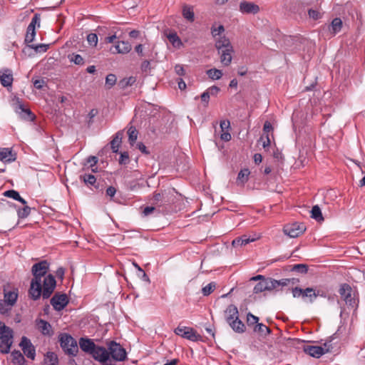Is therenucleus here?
Listing matches in <instances>:
<instances>
[{
  "label": "nucleus",
  "mask_w": 365,
  "mask_h": 365,
  "mask_svg": "<svg viewBox=\"0 0 365 365\" xmlns=\"http://www.w3.org/2000/svg\"><path fill=\"white\" fill-rule=\"evenodd\" d=\"M122 138H123L122 131H118L115 133L113 140L110 141V147H111L112 151L113 153H118V150H119L120 145L122 142Z\"/></svg>",
  "instance_id": "25"
},
{
  "label": "nucleus",
  "mask_w": 365,
  "mask_h": 365,
  "mask_svg": "<svg viewBox=\"0 0 365 365\" xmlns=\"http://www.w3.org/2000/svg\"><path fill=\"white\" fill-rule=\"evenodd\" d=\"M342 24V21L340 18H335L331 21L329 30L331 31L333 34H336L341 31Z\"/></svg>",
  "instance_id": "30"
},
{
  "label": "nucleus",
  "mask_w": 365,
  "mask_h": 365,
  "mask_svg": "<svg viewBox=\"0 0 365 365\" xmlns=\"http://www.w3.org/2000/svg\"><path fill=\"white\" fill-rule=\"evenodd\" d=\"M87 41L91 46H96L98 43V36L96 34L91 33L87 36Z\"/></svg>",
  "instance_id": "51"
},
{
  "label": "nucleus",
  "mask_w": 365,
  "mask_h": 365,
  "mask_svg": "<svg viewBox=\"0 0 365 365\" xmlns=\"http://www.w3.org/2000/svg\"><path fill=\"white\" fill-rule=\"evenodd\" d=\"M220 91V88L216 86H212L206 90L210 96H217Z\"/></svg>",
  "instance_id": "56"
},
{
  "label": "nucleus",
  "mask_w": 365,
  "mask_h": 365,
  "mask_svg": "<svg viewBox=\"0 0 365 365\" xmlns=\"http://www.w3.org/2000/svg\"><path fill=\"white\" fill-rule=\"evenodd\" d=\"M215 48L220 57V62L225 66H229L234 53L233 46L228 38L225 36H220L215 41Z\"/></svg>",
  "instance_id": "2"
},
{
  "label": "nucleus",
  "mask_w": 365,
  "mask_h": 365,
  "mask_svg": "<svg viewBox=\"0 0 365 365\" xmlns=\"http://www.w3.org/2000/svg\"><path fill=\"white\" fill-rule=\"evenodd\" d=\"M220 126L222 131L224 132L225 130H228L230 128V122L228 120H221Z\"/></svg>",
  "instance_id": "60"
},
{
  "label": "nucleus",
  "mask_w": 365,
  "mask_h": 365,
  "mask_svg": "<svg viewBox=\"0 0 365 365\" xmlns=\"http://www.w3.org/2000/svg\"><path fill=\"white\" fill-rule=\"evenodd\" d=\"M48 270L49 263L46 260L35 263L31 267L34 278L31 281L29 294L34 301L39 299L41 296L43 299H48L56 288L54 276L51 274L46 275Z\"/></svg>",
  "instance_id": "1"
},
{
  "label": "nucleus",
  "mask_w": 365,
  "mask_h": 365,
  "mask_svg": "<svg viewBox=\"0 0 365 365\" xmlns=\"http://www.w3.org/2000/svg\"><path fill=\"white\" fill-rule=\"evenodd\" d=\"M14 331L0 321V352L9 354L13 344Z\"/></svg>",
  "instance_id": "3"
},
{
  "label": "nucleus",
  "mask_w": 365,
  "mask_h": 365,
  "mask_svg": "<svg viewBox=\"0 0 365 365\" xmlns=\"http://www.w3.org/2000/svg\"><path fill=\"white\" fill-rule=\"evenodd\" d=\"M79 346L84 352L91 354L94 359L100 354L99 349L105 348L96 346L92 339L83 337L79 339Z\"/></svg>",
  "instance_id": "6"
},
{
  "label": "nucleus",
  "mask_w": 365,
  "mask_h": 365,
  "mask_svg": "<svg viewBox=\"0 0 365 365\" xmlns=\"http://www.w3.org/2000/svg\"><path fill=\"white\" fill-rule=\"evenodd\" d=\"M106 192L107 196L113 197H114L115 194L116 193V189L113 186H109L106 189Z\"/></svg>",
  "instance_id": "63"
},
{
  "label": "nucleus",
  "mask_w": 365,
  "mask_h": 365,
  "mask_svg": "<svg viewBox=\"0 0 365 365\" xmlns=\"http://www.w3.org/2000/svg\"><path fill=\"white\" fill-rule=\"evenodd\" d=\"M58 341L63 351L70 356H76L78 352L76 340L69 334L61 333L58 336Z\"/></svg>",
  "instance_id": "4"
},
{
  "label": "nucleus",
  "mask_w": 365,
  "mask_h": 365,
  "mask_svg": "<svg viewBox=\"0 0 365 365\" xmlns=\"http://www.w3.org/2000/svg\"><path fill=\"white\" fill-rule=\"evenodd\" d=\"M125 185L127 189L130 191L135 190L141 187L140 185L135 180L126 181Z\"/></svg>",
  "instance_id": "50"
},
{
  "label": "nucleus",
  "mask_w": 365,
  "mask_h": 365,
  "mask_svg": "<svg viewBox=\"0 0 365 365\" xmlns=\"http://www.w3.org/2000/svg\"><path fill=\"white\" fill-rule=\"evenodd\" d=\"M265 290H273L272 278H267L266 279L259 281L254 287V293L258 294Z\"/></svg>",
  "instance_id": "17"
},
{
  "label": "nucleus",
  "mask_w": 365,
  "mask_h": 365,
  "mask_svg": "<svg viewBox=\"0 0 365 365\" xmlns=\"http://www.w3.org/2000/svg\"><path fill=\"white\" fill-rule=\"evenodd\" d=\"M167 37L174 47L179 48L182 46L180 38L175 32L170 33Z\"/></svg>",
  "instance_id": "32"
},
{
  "label": "nucleus",
  "mask_w": 365,
  "mask_h": 365,
  "mask_svg": "<svg viewBox=\"0 0 365 365\" xmlns=\"http://www.w3.org/2000/svg\"><path fill=\"white\" fill-rule=\"evenodd\" d=\"M290 271L300 274H307L308 272V266L306 264H294L291 267Z\"/></svg>",
  "instance_id": "39"
},
{
  "label": "nucleus",
  "mask_w": 365,
  "mask_h": 365,
  "mask_svg": "<svg viewBox=\"0 0 365 365\" xmlns=\"http://www.w3.org/2000/svg\"><path fill=\"white\" fill-rule=\"evenodd\" d=\"M19 346L21 348L24 354L29 359H31L32 360L35 359L36 349L29 339L24 336H22L21 342L19 344Z\"/></svg>",
  "instance_id": "11"
},
{
  "label": "nucleus",
  "mask_w": 365,
  "mask_h": 365,
  "mask_svg": "<svg viewBox=\"0 0 365 365\" xmlns=\"http://www.w3.org/2000/svg\"><path fill=\"white\" fill-rule=\"evenodd\" d=\"M303 351L304 353L317 359H319L324 354L329 352V348L325 349L322 346L313 345H304Z\"/></svg>",
  "instance_id": "12"
},
{
  "label": "nucleus",
  "mask_w": 365,
  "mask_h": 365,
  "mask_svg": "<svg viewBox=\"0 0 365 365\" xmlns=\"http://www.w3.org/2000/svg\"><path fill=\"white\" fill-rule=\"evenodd\" d=\"M250 174V172L249 169L245 168L240 171L237 175V180L242 182V184H245L249 180V175Z\"/></svg>",
  "instance_id": "38"
},
{
  "label": "nucleus",
  "mask_w": 365,
  "mask_h": 365,
  "mask_svg": "<svg viewBox=\"0 0 365 365\" xmlns=\"http://www.w3.org/2000/svg\"><path fill=\"white\" fill-rule=\"evenodd\" d=\"M132 49V46L128 41H118L117 44L110 48L112 53H128Z\"/></svg>",
  "instance_id": "15"
},
{
  "label": "nucleus",
  "mask_w": 365,
  "mask_h": 365,
  "mask_svg": "<svg viewBox=\"0 0 365 365\" xmlns=\"http://www.w3.org/2000/svg\"><path fill=\"white\" fill-rule=\"evenodd\" d=\"M225 31V28L222 25H220L217 28L212 27L211 34L213 37H216L217 36H220L222 33Z\"/></svg>",
  "instance_id": "53"
},
{
  "label": "nucleus",
  "mask_w": 365,
  "mask_h": 365,
  "mask_svg": "<svg viewBox=\"0 0 365 365\" xmlns=\"http://www.w3.org/2000/svg\"><path fill=\"white\" fill-rule=\"evenodd\" d=\"M24 207L21 208H19L17 210V215L19 218L24 219L27 217L31 212V207L28 205H24Z\"/></svg>",
  "instance_id": "44"
},
{
  "label": "nucleus",
  "mask_w": 365,
  "mask_h": 365,
  "mask_svg": "<svg viewBox=\"0 0 365 365\" xmlns=\"http://www.w3.org/2000/svg\"><path fill=\"white\" fill-rule=\"evenodd\" d=\"M3 195L5 197H10V198H12V199H14L15 200H17V201L20 202L23 205L27 204V202L24 198H22L20 196L19 192H17L16 190H9L5 191L3 193Z\"/></svg>",
  "instance_id": "29"
},
{
  "label": "nucleus",
  "mask_w": 365,
  "mask_h": 365,
  "mask_svg": "<svg viewBox=\"0 0 365 365\" xmlns=\"http://www.w3.org/2000/svg\"><path fill=\"white\" fill-rule=\"evenodd\" d=\"M40 20H41V16L39 14H35L33 16L31 21L29 24V26H33V28L35 29L36 25L37 24L38 26H40Z\"/></svg>",
  "instance_id": "54"
},
{
  "label": "nucleus",
  "mask_w": 365,
  "mask_h": 365,
  "mask_svg": "<svg viewBox=\"0 0 365 365\" xmlns=\"http://www.w3.org/2000/svg\"><path fill=\"white\" fill-rule=\"evenodd\" d=\"M119 163L120 165H127L129 163V155L128 152L120 153Z\"/></svg>",
  "instance_id": "52"
},
{
  "label": "nucleus",
  "mask_w": 365,
  "mask_h": 365,
  "mask_svg": "<svg viewBox=\"0 0 365 365\" xmlns=\"http://www.w3.org/2000/svg\"><path fill=\"white\" fill-rule=\"evenodd\" d=\"M174 332L175 334L192 341H197L201 339V336L197 334L191 327L178 326L175 329Z\"/></svg>",
  "instance_id": "7"
},
{
  "label": "nucleus",
  "mask_w": 365,
  "mask_h": 365,
  "mask_svg": "<svg viewBox=\"0 0 365 365\" xmlns=\"http://www.w3.org/2000/svg\"><path fill=\"white\" fill-rule=\"evenodd\" d=\"M13 73L11 70L5 68L0 71V83L4 87L11 86L13 83Z\"/></svg>",
  "instance_id": "18"
},
{
  "label": "nucleus",
  "mask_w": 365,
  "mask_h": 365,
  "mask_svg": "<svg viewBox=\"0 0 365 365\" xmlns=\"http://www.w3.org/2000/svg\"><path fill=\"white\" fill-rule=\"evenodd\" d=\"M50 303L55 310L61 311L68 304V298L66 294L56 292L51 299Z\"/></svg>",
  "instance_id": "10"
},
{
  "label": "nucleus",
  "mask_w": 365,
  "mask_h": 365,
  "mask_svg": "<svg viewBox=\"0 0 365 365\" xmlns=\"http://www.w3.org/2000/svg\"><path fill=\"white\" fill-rule=\"evenodd\" d=\"M226 313V322H230V321L239 318V312L237 307L234 304H230L225 310Z\"/></svg>",
  "instance_id": "24"
},
{
  "label": "nucleus",
  "mask_w": 365,
  "mask_h": 365,
  "mask_svg": "<svg viewBox=\"0 0 365 365\" xmlns=\"http://www.w3.org/2000/svg\"><path fill=\"white\" fill-rule=\"evenodd\" d=\"M227 323L229 324L232 329L236 333L242 334L245 331V325L239 318L232 319Z\"/></svg>",
  "instance_id": "22"
},
{
  "label": "nucleus",
  "mask_w": 365,
  "mask_h": 365,
  "mask_svg": "<svg viewBox=\"0 0 365 365\" xmlns=\"http://www.w3.org/2000/svg\"><path fill=\"white\" fill-rule=\"evenodd\" d=\"M216 288V283L214 282H212L202 287V293L204 296H208L210 295Z\"/></svg>",
  "instance_id": "46"
},
{
  "label": "nucleus",
  "mask_w": 365,
  "mask_h": 365,
  "mask_svg": "<svg viewBox=\"0 0 365 365\" xmlns=\"http://www.w3.org/2000/svg\"><path fill=\"white\" fill-rule=\"evenodd\" d=\"M240 11L243 14H255L259 11V7L253 2L243 1L240 4Z\"/></svg>",
  "instance_id": "16"
},
{
  "label": "nucleus",
  "mask_w": 365,
  "mask_h": 365,
  "mask_svg": "<svg viewBox=\"0 0 365 365\" xmlns=\"http://www.w3.org/2000/svg\"><path fill=\"white\" fill-rule=\"evenodd\" d=\"M210 97V96L206 91L201 94L200 98L202 102L205 103V107H207L208 106Z\"/></svg>",
  "instance_id": "58"
},
{
  "label": "nucleus",
  "mask_w": 365,
  "mask_h": 365,
  "mask_svg": "<svg viewBox=\"0 0 365 365\" xmlns=\"http://www.w3.org/2000/svg\"><path fill=\"white\" fill-rule=\"evenodd\" d=\"M140 68L143 72H148V71L150 70V62L148 60H145L142 62Z\"/></svg>",
  "instance_id": "61"
},
{
  "label": "nucleus",
  "mask_w": 365,
  "mask_h": 365,
  "mask_svg": "<svg viewBox=\"0 0 365 365\" xmlns=\"http://www.w3.org/2000/svg\"><path fill=\"white\" fill-rule=\"evenodd\" d=\"M46 86V82L43 79H37L34 81V86L36 89H42Z\"/></svg>",
  "instance_id": "57"
},
{
  "label": "nucleus",
  "mask_w": 365,
  "mask_h": 365,
  "mask_svg": "<svg viewBox=\"0 0 365 365\" xmlns=\"http://www.w3.org/2000/svg\"><path fill=\"white\" fill-rule=\"evenodd\" d=\"M37 324L43 335L51 336L53 334L52 327L48 322L40 319Z\"/></svg>",
  "instance_id": "23"
},
{
  "label": "nucleus",
  "mask_w": 365,
  "mask_h": 365,
  "mask_svg": "<svg viewBox=\"0 0 365 365\" xmlns=\"http://www.w3.org/2000/svg\"><path fill=\"white\" fill-rule=\"evenodd\" d=\"M182 16L187 21L192 22L195 19V14L191 6L185 5L182 8Z\"/></svg>",
  "instance_id": "31"
},
{
  "label": "nucleus",
  "mask_w": 365,
  "mask_h": 365,
  "mask_svg": "<svg viewBox=\"0 0 365 365\" xmlns=\"http://www.w3.org/2000/svg\"><path fill=\"white\" fill-rule=\"evenodd\" d=\"M314 292V288L307 287L306 289H302L299 287H292V292L293 297L299 298L302 297L303 299L309 298V302L312 303L314 302L313 295L312 294Z\"/></svg>",
  "instance_id": "13"
},
{
  "label": "nucleus",
  "mask_w": 365,
  "mask_h": 365,
  "mask_svg": "<svg viewBox=\"0 0 365 365\" xmlns=\"http://www.w3.org/2000/svg\"><path fill=\"white\" fill-rule=\"evenodd\" d=\"M71 62H73L76 65L81 66L85 63L83 58L79 54L73 53L68 56Z\"/></svg>",
  "instance_id": "45"
},
{
  "label": "nucleus",
  "mask_w": 365,
  "mask_h": 365,
  "mask_svg": "<svg viewBox=\"0 0 365 365\" xmlns=\"http://www.w3.org/2000/svg\"><path fill=\"white\" fill-rule=\"evenodd\" d=\"M206 73L212 80H219L222 76V71L217 68L209 69L206 71Z\"/></svg>",
  "instance_id": "35"
},
{
  "label": "nucleus",
  "mask_w": 365,
  "mask_h": 365,
  "mask_svg": "<svg viewBox=\"0 0 365 365\" xmlns=\"http://www.w3.org/2000/svg\"><path fill=\"white\" fill-rule=\"evenodd\" d=\"M306 230V226L304 223L294 222L287 225L283 228L285 235L290 237L295 238L303 234Z\"/></svg>",
  "instance_id": "8"
},
{
  "label": "nucleus",
  "mask_w": 365,
  "mask_h": 365,
  "mask_svg": "<svg viewBox=\"0 0 365 365\" xmlns=\"http://www.w3.org/2000/svg\"><path fill=\"white\" fill-rule=\"evenodd\" d=\"M15 110L22 119L26 120L33 121L36 118L35 115L31 112V110L29 108H26L19 101H18Z\"/></svg>",
  "instance_id": "14"
},
{
  "label": "nucleus",
  "mask_w": 365,
  "mask_h": 365,
  "mask_svg": "<svg viewBox=\"0 0 365 365\" xmlns=\"http://www.w3.org/2000/svg\"><path fill=\"white\" fill-rule=\"evenodd\" d=\"M351 292V286L346 283L342 284L339 289V293L345 303L354 307L356 305V301L354 297H352Z\"/></svg>",
  "instance_id": "9"
},
{
  "label": "nucleus",
  "mask_w": 365,
  "mask_h": 365,
  "mask_svg": "<svg viewBox=\"0 0 365 365\" xmlns=\"http://www.w3.org/2000/svg\"><path fill=\"white\" fill-rule=\"evenodd\" d=\"M98 351L100 354L98 355L95 360L101 362L102 365H115L114 363L115 361L109 356V353L106 348L99 349Z\"/></svg>",
  "instance_id": "19"
},
{
  "label": "nucleus",
  "mask_w": 365,
  "mask_h": 365,
  "mask_svg": "<svg viewBox=\"0 0 365 365\" xmlns=\"http://www.w3.org/2000/svg\"><path fill=\"white\" fill-rule=\"evenodd\" d=\"M175 71L178 76H184L185 75V69L181 65H176L175 66Z\"/></svg>",
  "instance_id": "64"
},
{
  "label": "nucleus",
  "mask_w": 365,
  "mask_h": 365,
  "mask_svg": "<svg viewBox=\"0 0 365 365\" xmlns=\"http://www.w3.org/2000/svg\"><path fill=\"white\" fill-rule=\"evenodd\" d=\"M165 191L161 192H158L156 191L154 192L153 197L151 199L152 205H154L155 207H162L166 202H168V201L165 200Z\"/></svg>",
  "instance_id": "21"
},
{
  "label": "nucleus",
  "mask_w": 365,
  "mask_h": 365,
  "mask_svg": "<svg viewBox=\"0 0 365 365\" xmlns=\"http://www.w3.org/2000/svg\"><path fill=\"white\" fill-rule=\"evenodd\" d=\"M155 210V207L153 206H147L145 207L143 210V215L144 216H148L150 215L152 212H153Z\"/></svg>",
  "instance_id": "62"
},
{
  "label": "nucleus",
  "mask_w": 365,
  "mask_h": 365,
  "mask_svg": "<svg viewBox=\"0 0 365 365\" xmlns=\"http://www.w3.org/2000/svg\"><path fill=\"white\" fill-rule=\"evenodd\" d=\"M107 346L109 356L115 361H124L126 359V351L119 343L110 341L107 343Z\"/></svg>",
  "instance_id": "5"
},
{
  "label": "nucleus",
  "mask_w": 365,
  "mask_h": 365,
  "mask_svg": "<svg viewBox=\"0 0 365 365\" xmlns=\"http://www.w3.org/2000/svg\"><path fill=\"white\" fill-rule=\"evenodd\" d=\"M273 289H277L279 287H287L290 285V281L288 278L276 280L272 279Z\"/></svg>",
  "instance_id": "40"
},
{
  "label": "nucleus",
  "mask_w": 365,
  "mask_h": 365,
  "mask_svg": "<svg viewBox=\"0 0 365 365\" xmlns=\"http://www.w3.org/2000/svg\"><path fill=\"white\" fill-rule=\"evenodd\" d=\"M311 212V217L314 219L317 222L324 221V217L322 214V211L319 205H314L312 207Z\"/></svg>",
  "instance_id": "33"
},
{
  "label": "nucleus",
  "mask_w": 365,
  "mask_h": 365,
  "mask_svg": "<svg viewBox=\"0 0 365 365\" xmlns=\"http://www.w3.org/2000/svg\"><path fill=\"white\" fill-rule=\"evenodd\" d=\"M80 178L85 182L87 185H93L96 182V178L93 175L91 174H85L83 175H81Z\"/></svg>",
  "instance_id": "43"
},
{
  "label": "nucleus",
  "mask_w": 365,
  "mask_h": 365,
  "mask_svg": "<svg viewBox=\"0 0 365 365\" xmlns=\"http://www.w3.org/2000/svg\"><path fill=\"white\" fill-rule=\"evenodd\" d=\"M240 238H241V244H242V245H246L249 244L250 242H254L255 240V238H251L250 237L245 235L241 236Z\"/></svg>",
  "instance_id": "59"
},
{
  "label": "nucleus",
  "mask_w": 365,
  "mask_h": 365,
  "mask_svg": "<svg viewBox=\"0 0 365 365\" xmlns=\"http://www.w3.org/2000/svg\"><path fill=\"white\" fill-rule=\"evenodd\" d=\"M259 317L255 316L252 313L249 312L247 314V324L248 326H252L256 325L257 324H259Z\"/></svg>",
  "instance_id": "49"
},
{
  "label": "nucleus",
  "mask_w": 365,
  "mask_h": 365,
  "mask_svg": "<svg viewBox=\"0 0 365 365\" xmlns=\"http://www.w3.org/2000/svg\"><path fill=\"white\" fill-rule=\"evenodd\" d=\"M138 131L134 127H130L128 130V140L131 145H133L138 138Z\"/></svg>",
  "instance_id": "41"
},
{
  "label": "nucleus",
  "mask_w": 365,
  "mask_h": 365,
  "mask_svg": "<svg viewBox=\"0 0 365 365\" xmlns=\"http://www.w3.org/2000/svg\"><path fill=\"white\" fill-rule=\"evenodd\" d=\"M48 44L40 43L36 45H29V47L34 49L36 53L46 52L48 48Z\"/></svg>",
  "instance_id": "47"
},
{
  "label": "nucleus",
  "mask_w": 365,
  "mask_h": 365,
  "mask_svg": "<svg viewBox=\"0 0 365 365\" xmlns=\"http://www.w3.org/2000/svg\"><path fill=\"white\" fill-rule=\"evenodd\" d=\"M117 78L115 74L110 73L106 78V86L110 88L116 83Z\"/></svg>",
  "instance_id": "48"
},
{
  "label": "nucleus",
  "mask_w": 365,
  "mask_h": 365,
  "mask_svg": "<svg viewBox=\"0 0 365 365\" xmlns=\"http://www.w3.org/2000/svg\"><path fill=\"white\" fill-rule=\"evenodd\" d=\"M253 331L255 332H257L261 334H262L263 333L265 332V334H264L265 336L267 334H270L272 332L271 329L262 323L257 324L255 326Z\"/></svg>",
  "instance_id": "36"
},
{
  "label": "nucleus",
  "mask_w": 365,
  "mask_h": 365,
  "mask_svg": "<svg viewBox=\"0 0 365 365\" xmlns=\"http://www.w3.org/2000/svg\"><path fill=\"white\" fill-rule=\"evenodd\" d=\"M308 14L310 18L314 20H317L322 17L321 14L318 11L312 9L308 10Z\"/></svg>",
  "instance_id": "55"
},
{
  "label": "nucleus",
  "mask_w": 365,
  "mask_h": 365,
  "mask_svg": "<svg viewBox=\"0 0 365 365\" xmlns=\"http://www.w3.org/2000/svg\"><path fill=\"white\" fill-rule=\"evenodd\" d=\"M45 365H58V358L57 354L53 351H48L44 355Z\"/></svg>",
  "instance_id": "27"
},
{
  "label": "nucleus",
  "mask_w": 365,
  "mask_h": 365,
  "mask_svg": "<svg viewBox=\"0 0 365 365\" xmlns=\"http://www.w3.org/2000/svg\"><path fill=\"white\" fill-rule=\"evenodd\" d=\"M16 160V154L7 148H0V160L4 163H11Z\"/></svg>",
  "instance_id": "20"
},
{
  "label": "nucleus",
  "mask_w": 365,
  "mask_h": 365,
  "mask_svg": "<svg viewBox=\"0 0 365 365\" xmlns=\"http://www.w3.org/2000/svg\"><path fill=\"white\" fill-rule=\"evenodd\" d=\"M4 301L7 302L9 304L14 306L18 298V292L17 291H9L6 292V290H4Z\"/></svg>",
  "instance_id": "26"
},
{
  "label": "nucleus",
  "mask_w": 365,
  "mask_h": 365,
  "mask_svg": "<svg viewBox=\"0 0 365 365\" xmlns=\"http://www.w3.org/2000/svg\"><path fill=\"white\" fill-rule=\"evenodd\" d=\"M12 362L18 365H26V361L24 355L19 350H14L11 352Z\"/></svg>",
  "instance_id": "28"
},
{
  "label": "nucleus",
  "mask_w": 365,
  "mask_h": 365,
  "mask_svg": "<svg viewBox=\"0 0 365 365\" xmlns=\"http://www.w3.org/2000/svg\"><path fill=\"white\" fill-rule=\"evenodd\" d=\"M135 81H136V77H135V76H130L128 78H124L118 82V86L120 88L124 89V88H127L128 86H130L133 85L135 83Z\"/></svg>",
  "instance_id": "34"
},
{
  "label": "nucleus",
  "mask_w": 365,
  "mask_h": 365,
  "mask_svg": "<svg viewBox=\"0 0 365 365\" xmlns=\"http://www.w3.org/2000/svg\"><path fill=\"white\" fill-rule=\"evenodd\" d=\"M36 31L35 29L33 28V26H28L26 29V34L25 36V43H31L35 38Z\"/></svg>",
  "instance_id": "37"
},
{
  "label": "nucleus",
  "mask_w": 365,
  "mask_h": 365,
  "mask_svg": "<svg viewBox=\"0 0 365 365\" xmlns=\"http://www.w3.org/2000/svg\"><path fill=\"white\" fill-rule=\"evenodd\" d=\"M13 306L9 304L3 299H0V314L2 315H8L11 310Z\"/></svg>",
  "instance_id": "42"
}]
</instances>
